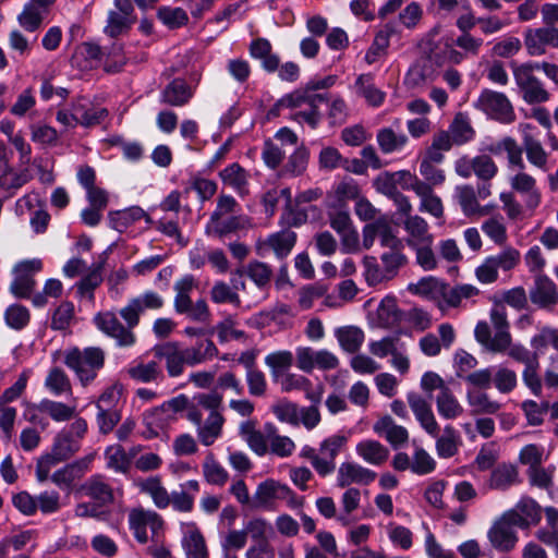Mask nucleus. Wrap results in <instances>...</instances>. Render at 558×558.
<instances>
[{"label":"nucleus","instance_id":"obj_1","mask_svg":"<svg viewBox=\"0 0 558 558\" xmlns=\"http://www.w3.org/2000/svg\"><path fill=\"white\" fill-rule=\"evenodd\" d=\"M222 396L217 391L198 393L187 408L186 418L196 425L199 441L208 447L221 435L225 417L219 411Z\"/></svg>","mask_w":558,"mask_h":558},{"label":"nucleus","instance_id":"obj_2","mask_svg":"<svg viewBox=\"0 0 558 558\" xmlns=\"http://www.w3.org/2000/svg\"><path fill=\"white\" fill-rule=\"evenodd\" d=\"M490 322L496 330L492 337V330L486 322H478L475 326L474 336L476 341L492 353H504L509 347L510 331L507 319V312L504 305L497 304L490 310Z\"/></svg>","mask_w":558,"mask_h":558},{"label":"nucleus","instance_id":"obj_3","mask_svg":"<svg viewBox=\"0 0 558 558\" xmlns=\"http://www.w3.org/2000/svg\"><path fill=\"white\" fill-rule=\"evenodd\" d=\"M63 363L75 373L85 387L95 380L97 373L104 367L105 352L97 347L83 350L74 347L63 353Z\"/></svg>","mask_w":558,"mask_h":558},{"label":"nucleus","instance_id":"obj_4","mask_svg":"<svg viewBox=\"0 0 558 558\" xmlns=\"http://www.w3.org/2000/svg\"><path fill=\"white\" fill-rule=\"evenodd\" d=\"M538 63H524L513 66V77L522 98L530 105L543 104L549 100L550 94L543 83L534 76V70H538Z\"/></svg>","mask_w":558,"mask_h":558},{"label":"nucleus","instance_id":"obj_5","mask_svg":"<svg viewBox=\"0 0 558 558\" xmlns=\"http://www.w3.org/2000/svg\"><path fill=\"white\" fill-rule=\"evenodd\" d=\"M190 401L186 396L180 395L170 399L145 415V423L151 436H158L160 432L168 429L177 420V414L186 411Z\"/></svg>","mask_w":558,"mask_h":558},{"label":"nucleus","instance_id":"obj_6","mask_svg":"<svg viewBox=\"0 0 558 558\" xmlns=\"http://www.w3.org/2000/svg\"><path fill=\"white\" fill-rule=\"evenodd\" d=\"M326 98L322 94H310L307 92H298L287 95L282 98L281 102L283 106L289 108H303V106H308L310 111H296L292 119L299 123L305 122L315 129L320 121V113L318 111V106L325 102Z\"/></svg>","mask_w":558,"mask_h":558},{"label":"nucleus","instance_id":"obj_7","mask_svg":"<svg viewBox=\"0 0 558 558\" xmlns=\"http://www.w3.org/2000/svg\"><path fill=\"white\" fill-rule=\"evenodd\" d=\"M475 108L501 123L514 121L513 107L508 97L499 92L484 89L474 104Z\"/></svg>","mask_w":558,"mask_h":558},{"label":"nucleus","instance_id":"obj_8","mask_svg":"<svg viewBox=\"0 0 558 558\" xmlns=\"http://www.w3.org/2000/svg\"><path fill=\"white\" fill-rule=\"evenodd\" d=\"M129 525L137 542L145 544L149 539L147 527L153 536L158 535L163 527V520L156 511L138 507L130 510Z\"/></svg>","mask_w":558,"mask_h":558},{"label":"nucleus","instance_id":"obj_9","mask_svg":"<svg viewBox=\"0 0 558 558\" xmlns=\"http://www.w3.org/2000/svg\"><path fill=\"white\" fill-rule=\"evenodd\" d=\"M96 327L116 340L119 347L129 348L135 344L136 336L128 325L124 326L113 312H100L95 315Z\"/></svg>","mask_w":558,"mask_h":558},{"label":"nucleus","instance_id":"obj_10","mask_svg":"<svg viewBox=\"0 0 558 558\" xmlns=\"http://www.w3.org/2000/svg\"><path fill=\"white\" fill-rule=\"evenodd\" d=\"M163 298L155 291H145L143 294L131 299L128 304L120 310V316L130 328H134L140 323L141 315L146 310L157 311L163 306Z\"/></svg>","mask_w":558,"mask_h":558},{"label":"nucleus","instance_id":"obj_11","mask_svg":"<svg viewBox=\"0 0 558 558\" xmlns=\"http://www.w3.org/2000/svg\"><path fill=\"white\" fill-rule=\"evenodd\" d=\"M43 267L40 259L24 260L14 268L15 279L11 283L10 290L16 298L26 299L31 295L35 280L33 275Z\"/></svg>","mask_w":558,"mask_h":558},{"label":"nucleus","instance_id":"obj_12","mask_svg":"<svg viewBox=\"0 0 558 558\" xmlns=\"http://www.w3.org/2000/svg\"><path fill=\"white\" fill-rule=\"evenodd\" d=\"M535 126L530 123L519 124V132L522 135V145L529 162L541 169H547L548 154L544 149L541 141L534 134Z\"/></svg>","mask_w":558,"mask_h":558},{"label":"nucleus","instance_id":"obj_13","mask_svg":"<svg viewBox=\"0 0 558 558\" xmlns=\"http://www.w3.org/2000/svg\"><path fill=\"white\" fill-rule=\"evenodd\" d=\"M277 499H294V494L289 486L275 480L259 483L253 497L256 508H269Z\"/></svg>","mask_w":558,"mask_h":558},{"label":"nucleus","instance_id":"obj_14","mask_svg":"<svg viewBox=\"0 0 558 558\" xmlns=\"http://www.w3.org/2000/svg\"><path fill=\"white\" fill-rule=\"evenodd\" d=\"M407 400L421 427L429 436L436 437L439 430V425L427 400L415 392L409 393Z\"/></svg>","mask_w":558,"mask_h":558},{"label":"nucleus","instance_id":"obj_15","mask_svg":"<svg viewBox=\"0 0 558 558\" xmlns=\"http://www.w3.org/2000/svg\"><path fill=\"white\" fill-rule=\"evenodd\" d=\"M524 45L531 56H542L545 47H558V28L539 27L527 29L524 34Z\"/></svg>","mask_w":558,"mask_h":558},{"label":"nucleus","instance_id":"obj_16","mask_svg":"<svg viewBox=\"0 0 558 558\" xmlns=\"http://www.w3.org/2000/svg\"><path fill=\"white\" fill-rule=\"evenodd\" d=\"M530 300L541 308L551 310L558 303L556 284L546 276H537L530 290Z\"/></svg>","mask_w":558,"mask_h":558},{"label":"nucleus","instance_id":"obj_17","mask_svg":"<svg viewBox=\"0 0 558 558\" xmlns=\"http://www.w3.org/2000/svg\"><path fill=\"white\" fill-rule=\"evenodd\" d=\"M376 477V473L353 462H343L337 472V484L344 488L351 484L367 485Z\"/></svg>","mask_w":558,"mask_h":558},{"label":"nucleus","instance_id":"obj_18","mask_svg":"<svg viewBox=\"0 0 558 558\" xmlns=\"http://www.w3.org/2000/svg\"><path fill=\"white\" fill-rule=\"evenodd\" d=\"M512 190L524 197L525 207L534 210L541 204V192L536 187V180L529 173L520 170L510 179Z\"/></svg>","mask_w":558,"mask_h":558},{"label":"nucleus","instance_id":"obj_19","mask_svg":"<svg viewBox=\"0 0 558 558\" xmlns=\"http://www.w3.org/2000/svg\"><path fill=\"white\" fill-rule=\"evenodd\" d=\"M116 10L109 12L106 33L118 36L126 31L133 23V5L130 0H116Z\"/></svg>","mask_w":558,"mask_h":558},{"label":"nucleus","instance_id":"obj_20","mask_svg":"<svg viewBox=\"0 0 558 558\" xmlns=\"http://www.w3.org/2000/svg\"><path fill=\"white\" fill-rule=\"evenodd\" d=\"M453 198L465 217H482L489 213L486 206L480 204L475 189L470 184L457 185Z\"/></svg>","mask_w":558,"mask_h":558},{"label":"nucleus","instance_id":"obj_21","mask_svg":"<svg viewBox=\"0 0 558 558\" xmlns=\"http://www.w3.org/2000/svg\"><path fill=\"white\" fill-rule=\"evenodd\" d=\"M403 228L407 232L405 242L410 247L421 244H433L434 236L429 232L427 221L418 216H408L403 221Z\"/></svg>","mask_w":558,"mask_h":558},{"label":"nucleus","instance_id":"obj_22","mask_svg":"<svg viewBox=\"0 0 558 558\" xmlns=\"http://www.w3.org/2000/svg\"><path fill=\"white\" fill-rule=\"evenodd\" d=\"M154 354L157 359L166 362L167 372L171 377H177L183 373L185 362L182 349L177 342H166L156 345Z\"/></svg>","mask_w":558,"mask_h":558},{"label":"nucleus","instance_id":"obj_23","mask_svg":"<svg viewBox=\"0 0 558 558\" xmlns=\"http://www.w3.org/2000/svg\"><path fill=\"white\" fill-rule=\"evenodd\" d=\"M374 432L384 437L393 448H399L409 439L405 427L396 424L391 416L385 415L378 418L373 426Z\"/></svg>","mask_w":558,"mask_h":558},{"label":"nucleus","instance_id":"obj_24","mask_svg":"<svg viewBox=\"0 0 558 558\" xmlns=\"http://www.w3.org/2000/svg\"><path fill=\"white\" fill-rule=\"evenodd\" d=\"M80 490L88 498L93 499L99 506L112 504L114 500L112 487L101 475H94L85 481Z\"/></svg>","mask_w":558,"mask_h":558},{"label":"nucleus","instance_id":"obj_25","mask_svg":"<svg viewBox=\"0 0 558 558\" xmlns=\"http://www.w3.org/2000/svg\"><path fill=\"white\" fill-rule=\"evenodd\" d=\"M480 294V289L470 283L450 286L446 283L444 300L440 303V311L463 306V302Z\"/></svg>","mask_w":558,"mask_h":558},{"label":"nucleus","instance_id":"obj_26","mask_svg":"<svg viewBox=\"0 0 558 558\" xmlns=\"http://www.w3.org/2000/svg\"><path fill=\"white\" fill-rule=\"evenodd\" d=\"M436 452L439 458L448 459L457 454L462 440L459 432L450 424L438 430L436 437Z\"/></svg>","mask_w":558,"mask_h":558},{"label":"nucleus","instance_id":"obj_27","mask_svg":"<svg viewBox=\"0 0 558 558\" xmlns=\"http://www.w3.org/2000/svg\"><path fill=\"white\" fill-rule=\"evenodd\" d=\"M239 433L251 450L257 456H264L268 452V434L264 435L257 429L255 420L242 422L239 426Z\"/></svg>","mask_w":558,"mask_h":558},{"label":"nucleus","instance_id":"obj_28","mask_svg":"<svg viewBox=\"0 0 558 558\" xmlns=\"http://www.w3.org/2000/svg\"><path fill=\"white\" fill-rule=\"evenodd\" d=\"M295 242L296 233L292 230L284 229L270 234L265 242L259 245V250L268 247L274 252L277 258L283 259L291 253Z\"/></svg>","mask_w":558,"mask_h":558},{"label":"nucleus","instance_id":"obj_29","mask_svg":"<svg viewBox=\"0 0 558 558\" xmlns=\"http://www.w3.org/2000/svg\"><path fill=\"white\" fill-rule=\"evenodd\" d=\"M492 546L499 551L512 550L517 543L518 536L513 529L507 527L504 522L496 520L487 533Z\"/></svg>","mask_w":558,"mask_h":558},{"label":"nucleus","instance_id":"obj_30","mask_svg":"<svg viewBox=\"0 0 558 558\" xmlns=\"http://www.w3.org/2000/svg\"><path fill=\"white\" fill-rule=\"evenodd\" d=\"M182 546L186 558H208L205 538L194 524L186 526L182 538Z\"/></svg>","mask_w":558,"mask_h":558},{"label":"nucleus","instance_id":"obj_31","mask_svg":"<svg viewBox=\"0 0 558 558\" xmlns=\"http://www.w3.org/2000/svg\"><path fill=\"white\" fill-rule=\"evenodd\" d=\"M142 493L147 494L158 509L170 506V496L158 476H150L137 483Z\"/></svg>","mask_w":558,"mask_h":558},{"label":"nucleus","instance_id":"obj_32","mask_svg":"<svg viewBox=\"0 0 558 558\" xmlns=\"http://www.w3.org/2000/svg\"><path fill=\"white\" fill-rule=\"evenodd\" d=\"M409 290L415 294L435 301L440 308V303L444 300L446 291V282L438 280L435 277H427L421 279L416 283L410 284Z\"/></svg>","mask_w":558,"mask_h":558},{"label":"nucleus","instance_id":"obj_33","mask_svg":"<svg viewBox=\"0 0 558 558\" xmlns=\"http://www.w3.org/2000/svg\"><path fill=\"white\" fill-rule=\"evenodd\" d=\"M355 449L359 457L373 465H380L385 463L389 457L388 448L373 439L360 441Z\"/></svg>","mask_w":558,"mask_h":558},{"label":"nucleus","instance_id":"obj_34","mask_svg":"<svg viewBox=\"0 0 558 558\" xmlns=\"http://www.w3.org/2000/svg\"><path fill=\"white\" fill-rule=\"evenodd\" d=\"M339 345L348 353H355L362 347L365 335L364 331L356 326H342L335 330Z\"/></svg>","mask_w":558,"mask_h":558},{"label":"nucleus","instance_id":"obj_35","mask_svg":"<svg viewBox=\"0 0 558 558\" xmlns=\"http://www.w3.org/2000/svg\"><path fill=\"white\" fill-rule=\"evenodd\" d=\"M377 144L384 154H392L402 150L409 142L402 132H396L392 128H383L376 135Z\"/></svg>","mask_w":558,"mask_h":558},{"label":"nucleus","instance_id":"obj_36","mask_svg":"<svg viewBox=\"0 0 558 558\" xmlns=\"http://www.w3.org/2000/svg\"><path fill=\"white\" fill-rule=\"evenodd\" d=\"M109 217L112 228L119 232H123L129 226L142 218H144L147 223H153L151 218L138 206L110 213Z\"/></svg>","mask_w":558,"mask_h":558},{"label":"nucleus","instance_id":"obj_37","mask_svg":"<svg viewBox=\"0 0 558 558\" xmlns=\"http://www.w3.org/2000/svg\"><path fill=\"white\" fill-rule=\"evenodd\" d=\"M436 408L438 414L446 420H456L460 417L464 409L456 398L450 388L444 389L436 397Z\"/></svg>","mask_w":558,"mask_h":558},{"label":"nucleus","instance_id":"obj_38","mask_svg":"<svg viewBox=\"0 0 558 558\" xmlns=\"http://www.w3.org/2000/svg\"><path fill=\"white\" fill-rule=\"evenodd\" d=\"M416 196L420 198V211L428 214L436 219L444 217L445 208L441 198L435 194L430 189V184L425 183L424 186L417 191Z\"/></svg>","mask_w":558,"mask_h":558},{"label":"nucleus","instance_id":"obj_39","mask_svg":"<svg viewBox=\"0 0 558 558\" xmlns=\"http://www.w3.org/2000/svg\"><path fill=\"white\" fill-rule=\"evenodd\" d=\"M247 226H250V219L246 216L238 215L228 218L223 217L217 221H209L206 231L208 234H215L221 238L228 233L244 229Z\"/></svg>","mask_w":558,"mask_h":558},{"label":"nucleus","instance_id":"obj_40","mask_svg":"<svg viewBox=\"0 0 558 558\" xmlns=\"http://www.w3.org/2000/svg\"><path fill=\"white\" fill-rule=\"evenodd\" d=\"M466 400L474 415L495 414L501 408L499 402L492 400L488 393L482 390H469Z\"/></svg>","mask_w":558,"mask_h":558},{"label":"nucleus","instance_id":"obj_41","mask_svg":"<svg viewBox=\"0 0 558 558\" xmlns=\"http://www.w3.org/2000/svg\"><path fill=\"white\" fill-rule=\"evenodd\" d=\"M191 87L180 78L173 80L162 92V101L170 106H183L192 98Z\"/></svg>","mask_w":558,"mask_h":558},{"label":"nucleus","instance_id":"obj_42","mask_svg":"<svg viewBox=\"0 0 558 558\" xmlns=\"http://www.w3.org/2000/svg\"><path fill=\"white\" fill-rule=\"evenodd\" d=\"M502 150L507 153L509 166L524 170L523 145L520 146L514 138L507 136L489 148L493 154H499Z\"/></svg>","mask_w":558,"mask_h":558},{"label":"nucleus","instance_id":"obj_43","mask_svg":"<svg viewBox=\"0 0 558 558\" xmlns=\"http://www.w3.org/2000/svg\"><path fill=\"white\" fill-rule=\"evenodd\" d=\"M348 439L342 435H332L322 441L319 446L320 461L326 462L328 465V474L333 472L336 464L335 460L340 450L345 446Z\"/></svg>","mask_w":558,"mask_h":558},{"label":"nucleus","instance_id":"obj_44","mask_svg":"<svg viewBox=\"0 0 558 558\" xmlns=\"http://www.w3.org/2000/svg\"><path fill=\"white\" fill-rule=\"evenodd\" d=\"M519 482L518 470L512 464H501L490 473L489 487L506 490Z\"/></svg>","mask_w":558,"mask_h":558},{"label":"nucleus","instance_id":"obj_45","mask_svg":"<svg viewBox=\"0 0 558 558\" xmlns=\"http://www.w3.org/2000/svg\"><path fill=\"white\" fill-rule=\"evenodd\" d=\"M197 287V281L192 275H185L175 281L173 290L175 296L173 300V307L175 312H183L192 302L191 292Z\"/></svg>","mask_w":558,"mask_h":558},{"label":"nucleus","instance_id":"obj_46","mask_svg":"<svg viewBox=\"0 0 558 558\" xmlns=\"http://www.w3.org/2000/svg\"><path fill=\"white\" fill-rule=\"evenodd\" d=\"M402 319V313L398 308L397 301L392 296H386L377 308V322L383 328H392Z\"/></svg>","mask_w":558,"mask_h":558},{"label":"nucleus","instance_id":"obj_47","mask_svg":"<svg viewBox=\"0 0 558 558\" xmlns=\"http://www.w3.org/2000/svg\"><path fill=\"white\" fill-rule=\"evenodd\" d=\"M448 132L453 138L456 145L466 144L472 141L475 135L470 118L463 112H458L454 116Z\"/></svg>","mask_w":558,"mask_h":558},{"label":"nucleus","instance_id":"obj_48","mask_svg":"<svg viewBox=\"0 0 558 558\" xmlns=\"http://www.w3.org/2000/svg\"><path fill=\"white\" fill-rule=\"evenodd\" d=\"M250 52L253 58L262 60L266 71L272 72L278 69L279 58L271 52V45L267 39L258 38L252 41Z\"/></svg>","mask_w":558,"mask_h":558},{"label":"nucleus","instance_id":"obj_49","mask_svg":"<svg viewBox=\"0 0 558 558\" xmlns=\"http://www.w3.org/2000/svg\"><path fill=\"white\" fill-rule=\"evenodd\" d=\"M266 430H268V451L270 453L287 458L294 452L295 444L290 437L277 434L276 428L270 424L266 425Z\"/></svg>","mask_w":558,"mask_h":558},{"label":"nucleus","instance_id":"obj_50","mask_svg":"<svg viewBox=\"0 0 558 558\" xmlns=\"http://www.w3.org/2000/svg\"><path fill=\"white\" fill-rule=\"evenodd\" d=\"M101 54V48L98 45L84 43L76 48L72 60L76 66L86 70L93 68L100 60Z\"/></svg>","mask_w":558,"mask_h":558},{"label":"nucleus","instance_id":"obj_51","mask_svg":"<svg viewBox=\"0 0 558 558\" xmlns=\"http://www.w3.org/2000/svg\"><path fill=\"white\" fill-rule=\"evenodd\" d=\"M222 182L240 194L247 193V172L239 163H232L220 172Z\"/></svg>","mask_w":558,"mask_h":558},{"label":"nucleus","instance_id":"obj_52","mask_svg":"<svg viewBox=\"0 0 558 558\" xmlns=\"http://www.w3.org/2000/svg\"><path fill=\"white\" fill-rule=\"evenodd\" d=\"M433 75V68L430 60L427 58H420L409 69L405 75V84L409 87H417L425 84Z\"/></svg>","mask_w":558,"mask_h":558},{"label":"nucleus","instance_id":"obj_53","mask_svg":"<svg viewBox=\"0 0 558 558\" xmlns=\"http://www.w3.org/2000/svg\"><path fill=\"white\" fill-rule=\"evenodd\" d=\"M372 81L373 76L371 74H361L355 82V87L357 88V93L362 95L371 106L377 107L383 104L385 93L375 87Z\"/></svg>","mask_w":558,"mask_h":558},{"label":"nucleus","instance_id":"obj_54","mask_svg":"<svg viewBox=\"0 0 558 558\" xmlns=\"http://www.w3.org/2000/svg\"><path fill=\"white\" fill-rule=\"evenodd\" d=\"M243 272L259 288L265 289L272 278L271 267L259 260H251Z\"/></svg>","mask_w":558,"mask_h":558},{"label":"nucleus","instance_id":"obj_55","mask_svg":"<svg viewBox=\"0 0 558 558\" xmlns=\"http://www.w3.org/2000/svg\"><path fill=\"white\" fill-rule=\"evenodd\" d=\"M521 410L523 411V414L529 426H539L544 423V416L549 410V402L525 400L521 403Z\"/></svg>","mask_w":558,"mask_h":558},{"label":"nucleus","instance_id":"obj_56","mask_svg":"<svg viewBox=\"0 0 558 558\" xmlns=\"http://www.w3.org/2000/svg\"><path fill=\"white\" fill-rule=\"evenodd\" d=\"M493 383L498 392L510 393L518 386V375L513 369L500 365L493 373Z\"/></svg>","mask_w":558,"mask_h":558},{"label":"nucleus","instance_id":"obj_57","mask_svg":"<svg viewBox=\"0 0 558 558\" xmlns=\"http://www.w3.org/2000/svg\"><path fill=\"white\" fill-rule=\"evenodd\" d=\"M107 466L116 472L126 473L131 468V457L120 445H112L106 449Z\"/></svg>","mask_w":558,"mask_h":558},{"label":"nucleus","instance_id":"obj_58","mask_svg":"<svg viewBox=\"0 0 558 558\" xmlns=\"http://www.w3.org/2000/svg\"><path fill=\"white\" fill-rule=\"evenodd\" d=\"M364 277L368 286H377L391 280V276L386 272V269L379 266L374 256H365L363 259Z\"/></svg>","mask_w":558,"mask_h":558},{"label":"nucleus","instance_id":"obj_59","mask_svg":"<svg viewBox=\"0 0 558 558\" xmlns=\"http://www.w3.org/2000/svg\"><path fill=\"white\" fill-rule=\"evenodd\" d=\"M80 450V442L71 434L60 433L53 444L51 452L61 461L70 459Z\"/></svg>","mask_w":558,"mask_h":558},{"label":"nucleus","instance_id":"obj_60","mask_svg":"<svg viewBox=\"0 0 558 558\" xmlns=\"http://www.w3.org/2000/svg\"><path fill=\"white\" fill-rule=\"evenodd\" d=\"M44 20V11L35 5V3H26L20 13L17 21L20 25L27 32L37 31Z\"/></svg>","mask_w":558,"mask_h":558},{"label":"nucleus","instance_id":"obj_61","mask_svg":"<svg viewBox=\"0 0 558 558\" xmlns=\"http://www.w3.org/2000/svg\"><path fill=\"white\" fill-rule=\"evenodd\" d=\"M126 372L132 379L141 383L155 381L159 376H161V369L158 363L155 361L148 362L146 364L140 363L128 368Z\"/></svg>","mask_w":558,"mask_h":558},{"label":"nucleus","instance_id":"obj_62","mask_svg":"<svg viewBox=\"0 0 558 558\" xmlns=\"http://www.w3.org/2000/svg\"><path fill=\"white\" fill-rule=\"evenodd\" d=\"M236 289L238 286L232 288L223 281H217L210 290V299L218 304L230 303L234 306H240L241 300L235 291Z\"/></svg>","mask_w":558,"mask_h":558},{"label":"nucleus","instance_id":"obj_63","mask_svg":"<svg viewBox=\"0 0 558 558\" xmlns=\"http://www.w3.org/2000/svg\"><path fill=\"white\" fill-rule=\"evenodd\" d=\"M45 386L54 395L71 392V381L63 369L53 367L49 371Z\"/></svg>","mask_w":558,"mask_h":558},{"label":"nucleus","instance_id":"obj_64","mask_svg":"<svg viewBox=\"0 0 558 558\" xmlns=\"http://www.w3.org/2000/svg\"><path fill=\"white\" fill-rule=\"evenodd\" d=\"M246 537L250 536L255 543H263L268 541L269 535L272 533L271 524L264 518H253L244 525Z\"/></svg>","mask_w":558,"mask_h":558}]
</instances>
